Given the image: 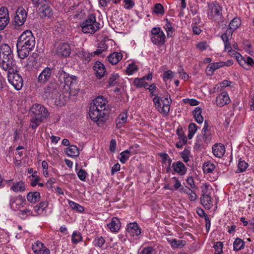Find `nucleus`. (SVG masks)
Segmentation results:
<instances>
[{"label": "nucleus", "instance_id": "nucleus-11", "mask_svg": "<svg viewBox=\"0 0 254 254\" xmlns=\"http://www.w3.org/2000/svg\"><path fill=\"white\" fill-rule=\"evenodd\" d=\"M56 54L61 57H68L71 53V48L67 43H60L56 49Z\"/></svg>", "mask_w": 254, "mask_h": 254}, {"label": "nucleus", "instance_id": "nucleus-31", "mask_svg": "<svg viewBox=\"0 0 254 254\" xmlns=\"http://www.w3.org/2000/svg\"><path fill=\"white\" fill-rule=\"evenodd\" d=\"M47 206L48 203L47 202H42L35 206H33V209L37 215H40L42 214L45 211Z\"/></svg>", "mask_w": 254, "mask_h": 254}, {"label": "nucleus", "instance_id": "nucleus-40", "mask_svg": "<svg viewBox=\"0 0 254 254\" xmlns=\"http://www.w3.org/2000/svg\"><path fill=\"white\" fill-rule=\"evenodd\" d=\"M215 165L210 162H207L204 163L203 166V170L205 173H211L215 169Z\"/></svg>", "mask_w": 254, "mask_h": 254}, {"label": "nucleus", "instance_id": "nucleus-47", "mask_svg": "<svg viewBox=\"0 0 254 254\" xmlns=\"http://www.w3.org/2000/svg\"><path fill=\"white\" fill-rule=\"evenodd\" d=\"M0 54L8 55L13 54L10 47L7 44H3L0 46Z\"/></svg>", "mask_w": 254, "mask_h": 254}, {"label": "nucleus", "instance_id": "nucleus-56", "mask_svg": "<svg viewBox=\"0 0 254 254\" xmlns=\"http://www.w3.org/2000/svg\"><path fill=\"white\" fill-rule=\"evenodd\" d=\"M213 247L215 250V254H220L222 252L223 244L222 242H216Z\"/></svg>", "mask_w": 254, "mask_h": 254}, {"label": "nucleus", "instance_id": "nucleus-43", "mask_svg": "<svg viewBox=\"0 0 254 254\" xmlns=\"http://www.w3.org/2000/svg\"><path fill=\"white\" fill-rule=\"evenodd\" d=\"M130 150H126L120 153V158L119 160L122 163H125L128 159L130 156Z\"/></svg>", "mask_w": 254, "mask_h": 254}, {"label": "nucleus", "instance_id": "nucleus-8", "mask_svg": "<svg viewBox=\"0 0 254 254\" xmlns=\"http://www.w3.org/2000/svg\"><path fill=\"white\" fill-rule=\"evenodd\" d=\"M18 72L17 70L10 73L7 72L8 80L16 90H20L23 85V78Z\"/></svg>", "mask_w": 254, "mask_h": 254}, {"label": "nucleus", "instance_id": "nucleus-49", "mask_svg": "<svg viewBox=\"0 0 254 254\" xmlns=\"http://www.w3.org/2000/svg\"><path fill=\"white\" fill-rule=\"evenodd\" d=\"M138 68L136 65L134 64H128L126 69V72L128 75H131L134 72L137 71Z\"/></svg>", "mask_w": 254, "mask_h": 254}, {"label": "nucleus", "instance_id": "nucleus-45", "mask_svg": "<svg viewBox=\"0 0 254 254\" xmlns=\"http://www.w3.org/2000/svg\"><path fill=\"white\" fill-rule=\"evenodd\" d=\"M133 84L136 88H141L146 84H148L144 81V78H136L134 79Z\"/></svg>", "mask_w": 254, "mask_h": 254}, {"label": "nucleus", "instance_id": "nucleus-63", "mask_svg": "<svg viewBox=\"0 0 254 254\" xmlns=\"http://www.w3.org/2000/svg\"><path fill=\"white\" fill-rule=\"evenodd\" d=\"M9 22V19L0 18V30H3Z\"/></svg>", "mask_w": 254, "mask_h": 254}, {"label": "nucleus", "instance_id": "nucleus-61", "mask_svg": "<svg viewBox=\"0 0 254 254\" xmlns=\"http://www.w3.org/2000/svg\"><path fill=\"white\" fill-rule=\"evenodd\" d=\"M187 187L190 190V189H194L195 185L193 182V179L191 177L188 178L187 180Z\"/></svg>", "mask_w": 254, "mask_h": 254}, {"label": "nucleus", "instance_id": "nucleus-24", "mask_svg": "<svg viewBox=\"0 0 254 254\" xmlns=\"http://www.w3.org/2000/svg\"><path fill=\"white\" fill-rule=\"evenodd\" d=\"M212 152L215 156L221 158L225 152V147L221 143L215 144L212 147Z\"/></svg>", "mask_w": 254, "mask_h": 254}, {"label": "nucleus", "instance_id": "nucleus-23", "mask_svg": "<svg viewBox=\"0 0 254 254\" xmlns=\"http://www.w3.org/2000/svg\"><path fill=\"white\" fill-rule=\"evenodd\" d=\"M107 226L111 232H117L121 227L120 219L116 217H114L112 218L111 221L107 224Z\"/></svg>", "mask_w": 254, "mask_h": 254}, {"label": "nucleus", "instance_id": "nucleus-2", "mask_svg": "<svg viewBox=\"0 0 254 254\" xmlns=\"http://www.w3.org/2000/svg\"><path fill=\"white\" fill-rule=\"evenodd\" d=\"M35 39L32 32L26 30L23 32L17 41V52L19 57L24 59L35 48Z\"/></svg>", "mask_w": 254, "mask_h": 254}, {"label": "nucleus", "instance_id": "nucleus-41", "mask_svg": "<svg viewBox=\"0 0 254 254\" xmlns=\"http://www.w3.org/2000/svg\"><path fill=\"white\" fill-rule=\"evenodd\" d=\"M72 242L74 244L82 241V237L81 233L78 231H74L71 236Z\"/></svg>", "mask_w": 254, "mask_h": 254}, {"label": "nucleus", "instance_id": "nucleus-3", "mask_svg": "<svg viewBox=\"0 0 254 254\" xmlns=\"http://www.w3.org/2000/svg\"><path fill=\"white\" fill-rule=\"evenodd\" d=\"M30 117L29 127L36 129L50 115L48 110L42 104L35 103L29 110Z\"/></svg>", "mask_w": 254, "mask_h": 254}, {"label": "nucleus", "instance_id": "nucleus-25", "mask_svg": "<svg viewBox=\"0 0 254 254\" xmlns=\"http://www.w3.org/2000/svg\"><path fill=\"white\" fill-rule=\"evenodd\" d=\"M123 55L121 52H113L108 57V61L112 64H118L122 59Z\"/></svg>", "mask_w": 254, "mask_h": 254}, {"label": "nucleus", "instance_id": "nucleus-22", "mask_svg": "<svg viewBox=\"0 0 254 254\" xmlns=\"http://www.w3.org/2000/svg\"><path fill=\"white\" fill-rule=\"evenodd\" d=\"M172 167L175 172L181 175H184L187 172V168L184 164L180 161L174 162L172 165Z\"/></svg>", "mask_w": 254, "mask_h": 254}, {"label": "nucleus", "instance_id": "nucleus-62", "mask_svg": "<svg viewBox=\"0 0 254 254\" xmlns=\"http://www.w3.org/2000/svg\"><path fill=\"white\" fill-rule=\"evenodd\" d=\"M87 173L86 172L81 169L79 170V171L77 173V176L79 178V179L81 181H84L86 177Z\"/></svg>", "mask_w": 254, "mask_h": 254}, {"label": "nucleus", "instance_id": "nucleus-50", "mask_svg": "<svg viewBox=\"0 0 254 254\" xmlns=\"http://www.w3.org/2000/svg\"><path fill=\"white\" fill-rule=\"evenodd\" d=\"M248 167V164L245 161L242 160L241 159L239 160L238 169L240 172L245 171Z\"/></svg>", "mask_w": 254, "mask_h": 254}, {"label": "nucleus", "instance_id": "nucleus-12", "mask_svg": "<svg viewBox=\"0 0 254 254\" xmlns=\"http://www.w3.org/2000/svg\"><path fill=\"white\" fill-rule=\"evenodd\" d=\"M208 14L211 17L222 16V7L218 2L208 3Z\"/></svg>", "mask_w": 254, "mask_h": 254}, {"label": "nucleus", "instance_id": "nucleus-27", "mask_svg": "<svg viewBox=\"0 0 254 254\" xmlns=\"http://www.w3.org/2000/svg\"><path fill=\"white\" fill-rule=\"evenodd\" d=\"M241 20L238 17L233 18L229 25V33L232 34L233 32L237 29L240 26Z\"/></svg>", "mask_w": 254, "mask_h": 254}, {"label": "nucleus", "instance_id": "nucleus-51", "mask_svg": "<svg viewBox=\"0 0 254 254\" xmlns=\"http://www.w3.org/2000/svg\"><path fill=\"white\" fill-rule=\"evenodd\" d=\"M177 134L179 136V140H182V142L187 141V137L185 135L183 129L181 127H179L177 130Z\"/></svg>", "mask_w": 254, "mask_h": 254}, {"label": "nucleus", "instance_id": "nucleus-21", "mask_svg": "<svg viewBox=\"0 0 254 254\" xmlns=\"http://www.w3.org/2000/svg\"><path fill=\"white\" fill-rule=\"evenodd\" d=\"M93 69L95 71L97 77L101 79L105 74L106 72L104 64L99 61H97L93 67Z\"/></svg>", "mask_w": 254, "mask_h": 254}, {"label": "nucleus", "instance_id": "nucleus-13", "mask_svg": "<svg viewBox=\"0 0 254 254\" xmlns=\"http://www.w3.org/2000/svg\"><path fill=\"white\" fill-rule=\"evenodd\" d=\"M161 101L163 104V106L160 105L158 109V111L164 115V116H168L170 112V105L172 103V100L171 99L170 96L169 97H166L164 98L161 99Z\"/></svg>", "mask_w": 254, "mask_h": 254}, {"label": "nucleus", "instance_id": "nucleus-18", "mask_svg": "<svg viewBox=\"0 0 254 254\" xmlns=\"http://www.w3.org/2000/svg\"><path fill=\"white\" fill-rule=\"evenodd\" d=\"M230 102V98L226 92H222L216 98V103L219 107H223Z\"/></svg>", "mask_w": 254, "mask_h": 254}, {"label": "nucleus", "instance_id": "nucleus-34", "mask_svg": "<svg viewBox=\"0 0 254 254\" xmlns=\"http://www.w3.org/2000/svg\"><path fill=\"white\" fill-rule=\"evenodd\" d=\"M230 52L235 53V56L241 66L246 69H249V68L248 67L247 65L245 58H243L239 53L237 52L234 50H231Z\"/></svg>", "mask_w": 254, "mask_h": 254}, {"label": "nucleus", "instance_id": "nucleus-17", "mask_svg": "<svg viewBox=\"0 0 254 254\" xmlns=\"http://www.w3.org/2000/svg\"><path fill=\"white\" fill-rule=\"evenodd\" d=\"M33 205L27 203L25 206L19 209L18 214L22 219H25L30 216H34L32 212Z\"/></svg>", "mask_w": 254, "mask_h": 254}, {"label": "nucleus", "instance_id": "nucleus-58", "mask_svg": "<svg viewBox=\"0 0 254 254\" xmlns=\"http://www.w3.org/2000/svg\"><path fill=\"white\" fill-rule=\"evenodd\" d=\"M208 47V45L206 41H201L199 42L196 46V48H197L200 51L205 50Z\"/></svg>", "mask_w": 254, "mask_h": 254}, {"label": "nucleus", "instance_id": "nucleus-53", "mask_svg": "<svg viewBox=\"0 0 254 254\" xmlns=\"http://www.w3.org/2000/svg\"><path fill=\"white\" fill-rule=\"evenodd\" d=\"M174 73L171 70H168L164 72L163 76V80L165 82L169 79L174 78Z\"/></svg>", "mask_w": 254, "mask_h": 254}, {"label": "nucleus", "instance_id": "nucleus-10", "mask_svg": "<svg viewBox=\"0 0 254 254\" xmlns=\"http://www.w3.org/2000/svg\"><path fill=\"white\" fill-rule=\"evenodd\" d=\"M0 66L8 73L16 71V66L13 58L0 59Z\"/></svg>", "mask_w": 254, "mask_h": 254}, {"label": "nucleus", "instance_id": "nucleus-35", "mask_svg": "<svg viewBox=\"0 0 254 254\" xmlns=\"http://www.w3.org/2000/svg\"><path fill=\"white\" fill-rule=\"evenodd\" d=\"M66 153L71 157H77L79 154V152L76 146L72 145L66 148Z\"/></svg>", "mask_w": 254, "mask_h": 254}, {"label": "nucleus", "instance_id": "nucleus-30", "mask_svg": "<svg viewBox=\"0 0 254 254\" xmlns=\"http://www.w3.org/2000/svg\"><path fill=\"white\" fill-rule=\"evenodd\" d=\"M127 120V113H122L120 114L116 120V127L117 128H121L124 124L126 123Z\"/></svg>", "mask_w": 254, "mask_h": 254}, {"label": "nucleus", "instance_id": "nucleus-39", "mask_svg": "<svg viewBox=\"0 0 254 254\" xmlns=\"http://www.w3.org/2000/svg\"><path fill=\"white\" fill-rule=\"evenodd\" d=\"M68 204L69 206L74 210L79 212H82L84 211V208L83 206L71 200H68Z\"/></svg>", "mask_w": 254, "mask_h": 254}, {"label": "nucleus", "instance_id": "nucleus-9", "mask_svg": "<svg viewBox=\"0 0 254 254\" xmlns=\"http://www.w3.org/2000/svg\"><path fill=\"white\" fill-rule=\"evenodd\" d=\"M27 203L24 197L19 195L16 197H11L9 205L10 208L13 210L18 211L25 206Z\"/></svg>", "mask_w": 254, "mask_h": 254}, {"label": "nucleus", "instance_id": "nucleus-60", "mask_svg": "<svg viewBox=\"0 0 254 254\" xmlns=\"http://www.w3.org/2000/svg\"><path fill=\"white\" fill-rule=\"evenodd\" d=\"M124 2L125 3L124 7L127 9H130L134 6V2L132 0H124Z\"/></svg>", "mask_w": 254, "mask_h": 254}, {"label": "nucleus", "instance_id": "nucleus-59", "mask_svg": "<svg viewBox=\"0 0 254 254\" xmlns=\"http://www.w3.org/2000/svg\"><path fill=\"white\" fill-rule=\"evenodd\" d=\"M186 194L188 198L191 201H195L197 198V195L195 193V191H184Z\"/></svg>", "mask_w": 254, "mask_h": 254}, {"label": "nucleus", "instance_id": "nucleus-55", "mask_svg": "<svg viewBox=\"0 0 254 254\" xmlns=\"http://www.w3.org/2000/svg\"><path fill=\"white\" fill-rule=\"evenodd\" d=\"M189 150L186 148H185L184 150L180 153V155L183 159V161L186 163H187L190 160L189 157Z\"/></svg>", "mask_w": 254, "mask_h": 254}, {"label": "nucleus", "instance_id": "nucleus-16", "mask_svg": "<svg viewBox=\"0 0 254 254\" xmlns=\"http://www.w3.org/2000/svg\"><path fill=\"white\" fill-rule=\"evenodd\" d=\"M32 250L35 254H50V250L45 245L39 241H37L32 245Z\"/></svg>", "mask_w": 254, "mask_h": 254}, {"label": "nucleus", "instance_id": "nucleus-20", "mask_svg": "<svg viewBox=\"0 0 254 254\" xmlns=\"http://www.w3.org/2000/svg\"><path fill=\"white\" fill-rule=\"evenodd\" d=\"M208 191L204 192L200 197L201 204L205 208L209 209L212 206V199Z\"/></svg>", "mask_w": 254, "mask_h": 254}, {"label": "nucleus", "instance_id": "nucleus-1", "mask_svg": "<svg viewBox=\"0 0 254 254\" xmlns=\"http://www.w3.org/2000/svg\"><path fill=\"white\" fill-rule=\"evenodd\" d=\"M107 100L103 96L96 98L90 105L89 115L90 119L96 122L98 126L103 125L108 119L109 111L106 109Z\"/></svg>", "mask_w": 254, "mask_h": 254}, {"label": "nucleus", "instance_id": "nucleus-46", "mask_svg": "<svg viewBox=\"0 0 254 254\" xmlns=\"http://www.w3.org/2000/svg\"><path fill=\"white\" fill-rule=\"evenodd\" d=\"M119 77V74L118 73H113L111 74V76L109 77L108 80L109 87L111 86H115L117 83L116 80Z\"/></svg>", "mask_w": 254, "mask_h": 254}, {"label": "nucleus", "instance_id": "nucleus-52", "mask_svg": "<svg viewBox=\"0 0 254 254\" xmlns=\"http://www.w3.org/2000/svg\"><path fill=\"white\" fill-rule=\"evenodd\" d=\"M0 18H3V19H9L8 11L6 7H1L0 8Z\"/></svg>", "mask_w": 254, "mask_h": 254}, {"label": "nucleus", "instance_id": "nucleus-26", "mask_svg": "<svg viewBox=\"0 0 254 254\" xmlns=\"http://www.w3.org/2000/svg\"><path fill=\"white\" fill-rule=\"evenodd\" d=\"M78 57L82 60L83 62L85 63H88L91 60L93 57V53H89V52L82 50L80 51L77 54Z\"/></svg>", "mask_w": 254, "mask_h": 254}, {"label": "nucleus", "instance_id": "nucleus-38", "mask_svg": "<svg viewBox=\"0 0 254 254\" xmlns=\"http://www.w3.org/2000/svg\"><path fill=\"white\" fill-rule=\"evenodd\" d=\"M244 242L240 238H237L233 243V249L235 251H238L244 248Z\"/></svg>", "mask_w": 254, "mask_h": 254}, {"label": "nucleus", "instance_id": "nucleus-29", "mask_svg": "<svg viewBox=\"0 0 254 254\" xmlns=\"http://www.w3.org/2000/svg\"><path fill=\"white\" fill-rule=\"evenodd\" d=\"M201 113L202 109L199 107H196L192 112L195 121L198 124H201L203 121V117L201 115Z\"/></svg>", "mask_w": 254, "mask_h": 254}, {"label": "nucleus", "instance_id": "nucleus-28", "mask_svg": "<svg viewBox=\"0 0 254 254\" xmlns=\"http://www.w3.org/2000/svg\"><path fill=\"white\" fill-rule=\"evenodd\" d=\"M173 249L182 248L186 245V241L183 240L173 239L168 241Z\"/></svg>", "mask_w": 254, "mask_h": 254}, {"label": "nucleus", "instance_id": "nucleus-37", "mask_svg": "<svg viewBox=\"0 0 254 254\" xmlns=\"http://www.w3.org/2000/svg\"><path fill=\"white\" fill-rule=\"evenodd\" d=\"M166 24L164 26V28L165 29L167 36L169 37H172L174 31V28L172 26V23L168 20V19H165Z\"/></svg>", "mask_w": 254, "mask_h": 254}, {"label": "nucleus", "instance_id": "nucleus-42", "mask_svg": "<svg viewBox=\"0 0 254 254\" xmlns=\"http://www.w3.org/2000/svg\"><path fill=\"white\" fill-rule=\"evenodd\" d=\"M105 242V239L102 236H97L95 237L93 245L96 247L101 248Z\"/></svg>", "mask_w": 254, "mask_h": 254}, {"label": "nucleus", "instance_id": "nucleus-14", "mask_svg": "<svg viewBox=\"0 0 254 254\" xmlns=\"http://www.w3.org/2000/svg\"><path fill=\"white\" fill-rule=\"evenodd\" d=\"M27 13L22 7H19L16 11L14 22L18 26L22 25L27 18Z\"/></svg>", "mask_w": 254, "mask_h": 254}, {"label": "nucleus", "instance_id": "nucleus-44", "mask_svg": "<svg viewBox=\"0 0 254 254\" xmlns=\"http://www.w3.org/2000/svg\"><path fill=\"white\" fill-rule=\"evenodd\" d=\"M10 189L12 190H24L25 189L24 183L22 181L13 184Z\"/></svg>", "mask_w": 254, "mask_h": 254}, {"label": "nucleus", "instance_id": "nucleus-15", "mask_svg": "<svg viewBox=\"0 0 254 254\" xmlns=\"http://www.w3.org/2000/svg\"><path fill=\"white\" fill-rule=\"evenodd\" d=\"M52 75V69L50 67H45L39 75L37 78L38 83L46 84L51 79Z\"/></svg>", "mask_w": 254, "mask_h": 254}, {"label": "nucleus", "instance_id": "nucleus-57", "mask_svg": "<svg viewBox=\"0 0 254 254\" xmlns=\"http://www.w3.org/2000/svg\"><path fill=\"white\" fill-rule=\"evenodd\" d=\"M79 195L82 199L86 200H89L92 195L90 191H80Z\"/></svg>", "mask_w": 254, "mask_h": 254}, {"label": "nucleus", "instance_id": "nucleus-33", "mask_svg": "<svg viewBox=\"0 0 254 254\" xmlns=\"http://www.w3.org/2000/svg\"><path fill=\"white\" fill-rule=\"evenodd\" d=\"M27 200L31 203H35L40 198L39 191H29L27 195Z\"/></svg>", "mask_w": 254, "mask_h": 254}, {"label": "nucleus", "instance_id": "nucleus-5", "mask_svg": "<svg viewBox=\"0 0 254 254\" xmlns=\"http://www.w3.org/2000/svg\"><path fill=\"white\" fill-rule=\"evenodd\" d=\"M82 31L86 34H94L100 28V24L96 21L95 14H89L80 24Z\"/></svg>", "mask_w": 254, "mask_h": 254}, {"label": "nucleus", "instance_id": "nucleus-19", "mask_svg": "<svg viewBox=\"0 0 254 254\" xmlns=\"http://www.w3.org/2000/svg\"><path fill=\"white\" fill-rule=\"evenodd\" d=\"M127 232L131 236H138L141 234V230L137 223H130L127 225Z\"/></svg>", "mask_w": 254, "mask_h": 254}, {"label": "nucleus", "instance_id": "nucleus-64", "mask_svg": "<svg viewBox=\"0 0 254 254\" xmlns=\"http://www.w3.org/2000/svg\"><path fill=\"white\" fill-rule=\"evenodd\" d=\"M229 29H228L227 30V31L221 35V38L224 43L228 42H229V36H230V35H232L231 33H229Z\"/></svg>", "mask_w": 254, "mask_h": 254}, {"label": "nucleus", "instance_id": "nucleus-6", "mask_svg": "<svg viewBox=\"0 0 254 254\" xmlns=\"http://www.w3.org/2000/svg\"><path fill=\"white\" fill-rule=\"evenodd\" d=\"M60 85L56 81H51L44 88L42 96L44 99L57 100Z\"/></svg>", "mask_w": 254, "mask_h": 254}, {"label": "nucleus", "instance_id": "nucleus-7", "mask_svg": "<svg viewBox=\"0 0 254 254\" xmlns=\"http://www.w3.org/2000/svg\"><path fill=\"white\" fill-rule=\"evenodd\" d=\"M151 40L154 45L161 46L164 44L166 36L160 28H153L151 29Z\"/></svg>", "mask_w": 254, "mask_h": 254}, {"label": "nucleus", "instance_id": "nucleus-54", "mask_svg": "<svg viewBox=\"0 0 254 254\" xmlns=\"http://www.w3.org/2000/svg\"><path fill=\"white\" fill-rule=\"evenodd\" d=\"M159 156L162 159L164 163H168L169 165L171 164L172 159L170 158L168 154L166 153H161L159 154Z\"/></svg>", "mask_w": 254, "mask_h": 254}, {"label": "nucleus", "instance_id": "nucleus-36", "mask_svg": "<svg viewBox=\"0 0 254 254\" xmlns=\"http://www.w3.org/2000/svg\"><path fill=\"white\" fill-rule=\"evenodd\" d=\"M39 12L41 13V16L50 17L52 14L51 8L46 4L42 5V6L39 8Z\"/></svg>", "mask_w": 254, "mask_h": 254}, {"label": "nucleus", "instance_id": "nucleus-4", "mask_svg": "<svg viewBox=\"0 0 254 254\" xmlns=\"http://www.w3.org/2000/svg\"><path fill=\"white\" fill-rule=\"evenodd\" d=\"M57 80H55L59 85H63L66 90H70L69 93L71 94V90L74 84H76V78L75 76H69L63 69H60L56 74Z\"/></svg>", "mask_w": 254, "mask_h": 254}, {"label": "nucleus", "instance_id": "nucleus-48", "mask_svg": "<svg viewBox=\"0 0 254 254\" xmlns=\"http://www.w3.org/2000/svg\"><path fill=\"white\" fill-rule=\"evenodd\" d=\"M153 11L157 14L163 15L165 11L164 7L161 3H156L155 4Z\"/></svg>", "mask_w": 254, "mask_h": 254}, {"label": "nucleus", "instance_id": "nucleus-32", "mask_svg": "<svg viewBox=\"0 0 254 254\" xmlns=\"http://www.w3.org/2000/svg\"><path fill=\"white\" fill-rule=\"evenodd\" d=\"M202 136H201L199 137L197 136V139L195 143L196 145L200 146L201 145H202V143L201 142V139H203V141L206 144H207L209 142H210L211 138L210 134L208 133L207 132H205V133H204L203 131H202Z\"/></svg>", "mask_w": 254, "mask_h": 254}]
</instances>
